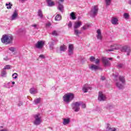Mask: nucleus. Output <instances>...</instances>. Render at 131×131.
Segmentation results:
<instances>
[{
  "instance_id": "nucleus-1",
  "label": "nucleus",
  "mask_w": 131,
  "mask_h": 131,
  "mask_svg": "<svg viewBox=\"0 0 131 131\" xmlns=\"http://www.w3.org/2000/svg\"><path fill=\"white\" fill-rule=\"evenodd\" d=\"M82 106V108H85L86 107V105L84 103H82V102L79 101V102H76L75 103H73L71 104L72 108L73 110H74L75 112H78L79 111V110L80 109V107H79V106Z\"/></svg>"
},
{
  "instance_id": "nucleus-2",
  "label": "nucleus",
  "mask_w": 131,
  "mask_h": 131,
  "mask_svg": "<svg viewBox=\"0 0 131 131\" xmlns=\"http://www.w3.org/2000/svg\"><path fill=\"white\" fill-rule=\"evenodd\" d=\"M63 101L67 104H69L74 99V94L69 93L65 94L63 97Z\"/></svg>"
},
{
  "instance_id": "nucleus-3",
  "label": "nucleus",
  "mask_w": 131,
  "mask_h": 131,
  "mask_svg": "<svg viewBox=\"0 0 131 131\" xmlns=\"http://www.w3.org/2000/svg\"><path fill=\"white\" fill-rule=\"evenodd\" d=\"M99 11V8L97 6H93V8H91L90 12V17L92 18H95L96 16L98 14Z\"/></svg>"
},
{
  "instance_id": "nucleus-4",
  "label": "nucleus",
  "mask_w": 131,
  "mask_h": 131,
  "mask_svg": "<svg viewBox=\"0 0 131 131\" xmlns=\"http://www.w3.org/2000/svg\"><path fill=\"white\" fill-rule=\"evenodd\" d=\"M40 114H37L34 115V118L35 120L34 121V124L35 125H39L41 123V118H40Z\"/></svg>"
},
{
  "instance_id": "nucleus-5",
  "label": "nucleus",
  "mask_w": 131,
  "mask_h": 131,
  "mask_svg": "<svg viewBox=\"0 0 131 131\" xmlns=\"http://www.w3.org/2000/svg\"><path fill=\"white\" fill-rule=\"evenodd\" d=\"M120 51L123 53H127V56H129L131 52L130 48L127 46H125L121 47Z\"/></svg>"
},
{
  "instance_id": "nucleus-6",
  "label": "nucleus",
  "mask_w": 131,
  "mask_h": 131,
  "mask_svg": "<svg viewBox=\"0 0 131 131\" xmlns=\"http://www.w3.org/2000/svg\"><path fill=\"white\" fill-rule=\"evenodd\" d=\"M65 0H56V3L58 4V10L60 11L61 13L64 12V6L62 5V3H64Z\"/></svg>"
},
{
  "instance_id": "nucleus-7",
  "label": "nucleus",
  "mask_w": 131,
  "mask_h": 131,
  "mask_svg": "<svg viewBox=\"0 0 131 131\" xmlns=\"http://www.w3.org/2000/svg\"><path fill=\"white\" fill-rule=\"evenodd\" d=\"M45 46V41L42 40L38 41L35 44V47L37 49H42Z\"/></svg>"
},
{
  "instance_id": "nucleus-8",
  "label": "nucleus",
  "mask_w": 131,
  "mask_h": 131,
  "mask_svg": "<svg viewBox=\"0 0 131 131\" xmlns=\"http://www.w3.org/2000/svg\"><path fill=\"white\" fill-rule=\"evenodd\" d=\"M9 40V36L7 34L3 35L1 41L3 43H6L7 42L8 43V41Z\"/></svg>"
},
{
  "instance_id": "nucleus-9",
  "label": "nucleus",
  "mask_w": 131,
  "mask_h": 131,
  "mask_svg": "<svg viewBox=\"0 0 131 131\" xmlns=\"http://www.w3.org/2000/svg\"><path fill=\"white\" fill-rule=\"evenodd\" d=\"M98 101H104L105 100H106V97L102 94V92H99V95H98Z\"/></svg>"
},
{
  "instance_id": "nucleus-10",
  "label": "nucleus",
  "mask_w": 131,
  "mask_h": 131,
  "mask_svg": "<svg viewBox=\"0 0 131 131\" xmlns=\"http://www.w3.org/2000/svg\"><path fill=\"white\" fill-rule=\"evenodd\" d=\"M102 60L105 67H106V66H110V62H109L108 59L106 58V57H103Z\"/></svg>"
},
{
  "instance_id": "nucleus-11",
  "label": "nucleus",
  "mask_w": 131,
  "mask_h": 131,
  "mask_svg": "<svg viewBox=\"0 0 131 131\" xmlns=\"http://www.w3.org/2000/svg\"><path fill=\"white\" fill-rule=\"evenodd\" d=\"M83 93H88L89 90H92V87L89 86L88 84H85L82 88Z\"/></svg>"
},
{
  "instance_id": "nucleus-12",
  "label": "nucleus",
  "mask_w": 131,
  "mask_h": 131,
  "mask_svg": "<svg viewBox=\"0 0 131 131\" xmlns=\"http://www.w3.org/2000/svg\"><path fill=\"white\" fill-rule=\"evenodd\" d=\"M74 50V48H73V45H70L69 46V56H71L73 55V50Z\"/></svg>"
},
{
  "instance_id": "nucleus-13",
  "label": "nucleus",
  "mask_w": 131,
  "mask_h": 131,
  "mask_svg": "<svg viewBox=\"0 0 131 131\" xmlns=\"http://www.w3.org/2000/svg\"><path fill=\"white\" fill-rule=\"evenodd\" d=\"M17 17H18V13H17V10H15L11 16V20L13 21V20H16Z\"/></svg>"
},
{
  "instance_id": "nucleus-14",
  "label": "nucleus",
  "mask_w": 131,
  "mask_h": 131,
  "mask_svg": "<svg viewBox=\"0 0 131 131\" xmlns=\"http://www.w3.org/2000/svg\"><path fill=\"white\" fill-rule=\"evenodd\" d=\"M49 49L50 50H54V46L56 45V40H53L52 41L49 42Z\"/></svg>"
},
{
  "instance_id": "nucleus-15",
  "label": "nucleus",
  "mask_w": 131,
  "mask_h": 131,
  "mask_svg": "<svg viewBox=\"0 0 131 131\" xmlns=\"http://www.w3.org/2000/svg\"><path fill=\"white\" fill-rule=\"evenodd\" d=\"M89 69H91V70H94V71H97V70H99L100 69V67L99 66L92 64L91 67H89Z\"/></svg>"
},
{
  "instance_id": "nucleus-16",
  "label": "nucleus",
  "mask_w": 131,
  "mask_h": 131,
  "mask_svg": "<svg viewBox=\"0 0 131 131\" xmlns=\"http://www.w3.org/2000/svg\"><path fill=\"white\" fill-rule=\"evenodd\" d=\"M82 25V23H81V21H77L75 23L74 29H77L78 28H79V27H80V26Z\"/></svg>"
},
{
  "instance_id": "nucleus-17",
  "label": "nucleus",
  "mask_w": 131,
  "mask_h": 131,
  "mask_svg": "<svg viewBox=\"0 0 131 131\" xmlns=\"http://www.w3.org/2000/svg\"><path fill=\"white\" fill-rule=\"evenodd\" d=\"M97 39H100V40H102V32H101V30L98 29L97 31Z\"/></svg>"
},
{
  "instance_id": "nucleus-18",
  "label": "nucleus",
  "mask_w": 131,
  "mask_h": 131,
  "mask_svg": "<svg viewBox=\"0 0 131 131\" xmlns=\"http://www.w3.org/2000/svg\"><path fill=\"white\" fill-rule=\"evenodd\" d=\"M116 85L119 90H124V86L122 84L120 83L119 82H116Z\"/></svg>"
},
{
  "instance_id": "nucleus-19",
  "label": "nucleus",
  "mask_w": 131,
  "mask_h": 131,
  "mask_svg": "<svg viewBox=\"0 0 131 131\" xmlns=\"http://www.w3.org/2000/svg\"><path fill=\"white\" fill-rule=\"evenodd\" d=\"M46 2L48 7H54L55 6V2H52V0H46Z\"/></svg>"
},
{
  "instance_id": "nucleus-20",
  "label": "nucleus",
  "mask_w": 131,
  "mask_h": 131,
  "mask_svg": "<svg viewBox=\"0 0 131 131\" xmlns=\"http://www.w3.org/2000/svg\"><path fill=\"white\" fill-rule=\"evenodd\" d=\"M111 48L112 49H108V52H113L114 50H118V47L116 44L111 46Z\"/></svg>"
},
{
  "instance_id": "nucleus-21",
  "label": "nucleus",
  "mask_w": 131,
  "mask_h": 131,
  "mask_svg": "<svg viewBox=\"0 0 131 131\" xmlns=\"http://www.w3.org/2000/svg\"><path fill=\"white\" fill-rule=\"evenodd\" d=\"M63 125H67V124H69L70 123V118H64L63 119Z\"/></svg>"
},
{
  "instance_id": "nucleus-22",
  "label": "nucleus",
  "mask_w": 131,
  "mask_h": 131,
  "mask_svg": "<svg viewBox=\"0 0 131 131\" xmlns=\"http://www.w3.org/2000/svg\"><path fill=\"white\" fill-rule=\"evenodd\" d=\"M119 81L122 82V84H125V78L123 76H120L119 77Z\"/></svg>"
},
{
  "instance_id": "nucleus-23",
  "label": "nucleus",
  "mask_w": 131,
  "mask_h": 131,
  "mask_svg": "<svg viewBox=\"0 0 131 131\" xmlns=\"http://www.w3.org/2000/svg\"><path fill=\"white\" fill-rule=\"evenodd\" d=\"M1 77H7V71L5 70L2 69L1 70Z\"/></svg>"
},
{
  "instance_id": "nucleus-24",
  "label": "nucleus",
  "mask_w": 131,
  "mask_h": 131,
  "mask_svg": "<svg viewBox=\"0 0 131 131\" xmlns=\"http://www.w3.org/2000/svg\"><path fill=\"white\" fill-rule=\"evenodd\" d=\"M38 16L39 17L40 19H42L43 18V14H42V11L40 9H39L37 12Z\"/></svg>"
},
{
  "instance_id": "nucleus-25",
  "label": "nucleus",
  "mask_w": 131,
  "mask_h": 131,
  "mask_svg": "<svg viewBox=\"0 0 131 131\" xmlns=\"http://www.w3.org/2000/svg\"><path fill=\"white\" fill-rule=\"evenodd\" d=\"M41 100V98H38L35 99L33 101V104H34L35 105H37V104H39L40 103Z\"/></svg>"
},
{
  "instance_id": "nucleus-26",
  "label": "nucleus",
  "mask_w": 131,
  "mask_h": 131,
  "mask_svg": "<svg viewBox=\"0 0 131 131\" xmlns=\"http://www.w3.org/2000/svg\"><path fill=\"white\" fill-rule=\"evenodd\" d=\"M70 19L72 20H75L76 19V16L75 15V14H74V12H72L71 13L70 15Z\"/></svg>"
},
{
  "instance_id": "nucleus-27",
  "label": "nucleus",
  "mask_w": 131,
  "mask_h": 131,
  "mask_svg": "<svg viewBox=\"0 0 131 131\" xmlns=\"http://www.w3.org/2000/svg\"><path fill=\"white\" fill-rule=\"evenodd\" d=\"M74 34L76 35V36H79V34H81V31H78L77 29H74Z\"/></svg>"
},
{
  "instance_id": "nucleus-28",
  "label": "nucleus",
  "mask_w": 131,
  "mask_h": 131,
  "mask_svg": "<svg viewBox=\"0 0 131 131\" xmlns=\"http://www.w3.org/2000/svg\"><path fill=\"white\" fill-rule=\"evenodd\" d=\"M67 50V47L65 45L61 46L60 47V51L61 52H65Z\"/></svg>"
},
{
  "instance_id": "nucleus-29",
  "label": "nucleus",
  "mask_w": 131,
  "mask_h": 131,
  "mask_svg": "<svg viewBox=\"0 0 131 131\" xmlns=\"http://www.w3.org/2000/svg\"><path fill=\"white\" fill-rule=\"evenodd\" d=\"M5 6L7 7V9L8 10L10 9H12V7H13V4H11V3H6Z\"/></svg>"
},
{
  "instance_id": "nucleus-30",
  "label": "nucleus",
  "mask_w": 131,
  "mask_h": 131,
  "mask_svg": "<svg viewBox=\"0 0 131 131\" xmlns=\"http://www.w3.org/2000/svg\"><path fill=\"white\" fill-rule=\"evenodd\" d=\"M61 19L62 16L60 14H57L55 17V21H60Z\"/></svg>"
},
{
  "instance_id": "nucleus-31",
  "label": "nucleus",
  "mask_w": 131,
  "mask_h": 131,
  "mask_svg": "<svg viewBox=\"0 0 131 131\" xmlns=\"http://www.w3.org/2000/svg\"><path fill=\"white\" fill-rule=\"evenodd\" d=\"M30 94H36V93H37V91H36L34 88H32L30 89Z\"/></svg>"
},
{
  "instance_id": "nucleus-32",
  "label": "nucleus",
  "mask_w": 131,
  "mask_h": 131,
  "mask_svg": "<svg viewBox=\"0 0 131 131\" xmlns=\"http://www.w3.org/2000/svg\"><path fill=\"white\" fill-rule=\"evenodd\" d=\"M117 22H118V19L117 18H114L112 20V23L114 25H116V24H117Z\"/></svg>"
},
{
  "instance_id": "nucleus-33",
  "label": "nucleus",
  "mask_w": 131,
  "mask_h": 131,
  "mask_svg": "<svg viewBox=\"0 0 131 131\" xmlns=\"http://www.w3.org/2000/svg\"><path fill=\"white\" fill-rule=\"evenodd\" d=\"M11 67H12V66H11V65L7 64V65H6V66H5V67L3 69H4V70H9L11 69Z\"/></svg>"
},
{
  "instance_id": "nucleus-34",
  "label": "nucleus",
  "mask_w": 131,
  "mask_h": 131,
  "mask_svg": "<svg viewBox=\"0 0 131 131\" xmlns=\"http://www.w3.org/2000/svg\"><path fill=\"white\" fill-rule=\"evenodd\" d=\"M9 39L8 41V43H11L12 41H13V36H8Z\"/></svg>"
},
{
  "instance_id": "nucleus-35",
  "label": "nucleus",
  "mask_w": 131,
  "mask_h": 131,
  "mask_svg": "<svg viewBox=\"0 0 131 131\" xmlns=\"http://www.w3.org/2000/svg\"><path fill=\"white\" fill-rule=\"evenodd\" d=\"M123 16L125 19H128L129 18V14L127 13H124Z\"/></svg>"
},
{
  "instance_id": "nucleus-36",
  "label": "nucleus",
  "mask_w": 131,
  "mask_h": 131,
  "mask_svg": "<svg viewBox=\"0 0 131 131\" xmlns=\"http://www.w3.org/2000/svg\"><path fill=\"white\" fill-rule=\"evenodd\" d=\"M52 35H53L54 36H58L59 35V34L57 33V31H53L52 33Z\"/></svg>"
},
{
  "instance_id": "nucleus-37",
  "label": "nucleus",
  "mask_w": 131,
  "mask_h": 131,
  "mask_svg": "<svg viewBox=\"0 0 131 131\" xmlns=\"http://www.w3.org/2000/svg\"><path fill=\"white\" fill-rule=\"evenodd\" d=\"M90 62H95L96 61V58L94 56H91L90 58Z\"/></svg>"
},
{
  "instance_id": "nucleus-38",
  "label": "nucleus",
  "mask_w": 131,
  "mask_h": 131,
  "mask_svg": "<svg viewBox=\"0 0 131 131\" xmlns=\"http://www.w3.org/2000/svg\"><path fill=\"white\" fill-rule=\"evenodd\" d=\"M12 77L14 79H17V77H18V74L14 73L13 75H12Z\"/></svg>"
},
{
  "instance_id": "nucleus-39",
  "label": "nucleus",
  "mask_w": 131,
  "mask_h": 131,
  "mask_svg": "<svg viewBox=\"0 0 131 131\" xmlns=\"http://www.w3.org/2000/svg\"><path fill=\"white\" fill-rule=\"evenodd\" d=\"M105 3L106 6H110V4H111V0H105Z\"/></svg>"
},
{
  "instance_id": "nucleus-40",
  "label": "nucleus",
  "mask_w": 131,
  "mask_h": 131,
  "mask_svg": "<svg viewBox=\"0 0 131 131\" xmlns=\"http://www.w3.org/2000/svg\"><path fill=\"white\" fill-rule=\"evenodd\" d=\"M95 63L96 65H99V64H100V59L97 58L96 59H95Z\"/></svg>"
},
{
  "instance_id": "nucleus-41",
  "label": "nucleus",
  "mask_w": 131,
  "mask_h": 131,
  "mask_svg": "<svg viewBox=\"0 0 131 131\" xmlns=\"http://www.w3.org/2000/svg\"><path fill=\"white\" fill-rule=\"evenodd\" d=\"M9 51H11V52H12V53H14L15 52V48L14 47H10L9 48Z\"/></svg>"
},
{
  "instance_id": "nucleus-42",
  "label": "nucleus",
  "mask_w": 131,
  "mask_h": 131,
  "mask_svg": "<svg viewBox=\"0 0 131 131\" xmlns=\"http://www.w3.org/2000/svg\"><path fill=\"white\" fill-rule=\"evenodd\" d=\"M123 66H124L123 63H120L117 65L118 68H122V67H123Z\"/></svg>"
},
{
  "instance_id": "nucleus-43",
  "label": "nucleus",
  "mask_w": 131,
  "mask_h": 131,
  "mask_svg": "<svg viewBox=\"0 0 131 131\" xmlns=\"http://www.w3.org/2000/svg\"><path fill=\"white\" fill-rule=\"evenodd\" d=\"M23 105V101H19L18 102V106L20 107V106H22Z\"/></svg>"
},
{
  "instance_id": "nucleus-44",
  "label": "nucleus",
  "mask_w": 131,
  "mask_h": 131,
  "mask_svg": "<svg viewBox=\"0 0 131 131\" xmlns=\"http://www.w3.org/2000/svg\"><path fill=\"white\" fill-rule=\"evenodd\" d=\"M39 58H40L41 59H45L46 58V56L45 55H43V54H40L39 56Z\"/></svg>"
},
{
  "instance_id": "nucleus-45",
  "label": "nucleus",
  "mask_w": 131,
  "mask_h": 131,
  "mask_svg": "<svg viewBox=\"0 0 131 131\" xmlns=\"http://www.w3.org/2000/svg\"><path fill=\"white\" fill-rule=\"evenodd\" d=\"M68 27L69 28H71L72 27V22L69 21L68 24Z\"/></svg>"
},
{
  "instance_id": "nucleus-46",
  "label": "nucleus",
  "mask_w": 131,
  "mask_h": 131,
  "mask_svg": "<svg viewBox=\"0 0 131 131\" xmlns=\"http://www.w3.org/2000/svg\"><path fill=\"white\" fill-rule=\"evenodd\" d=\"M96 111H97V112H101L102 111V109H101L100 107H96Z\"/></svg>"
},
{
  "instance_id": "nucleus-47",
  "label": "nucleus",
  "mask_w": 131,
  "mask_h": 131,
  "mask_svg": "<svg viewBox=\"0 0 131 131\" xmlns=\"http://www.w3.org/2000/svg\"><path fill=\"white\" fill-rule=\"evenodd\" d=\"M111 108H113V106L111 105H107V108L111 109Z\"/></svg>"
},
{
  "instance_id": "nucleus-48",
  "label": "nucleus",
  "mask_w": 131,
  "mask_h": 131,
  "mask_svg": "<svg viewBox=\"0 0 131 131\" xmlns=\"http://www.w3.org/2000/svg\"><path fill=\"white\" fill-rule=\"evenodd\" d=\"M105 79H106V78L104 76H101V80H105Z\"/></svg>"
},
{
  "instance_id": "nucleus-49",
  "label": "nucleus",
  "mask_w": 131,
  "mask_h": 131,
  "mask_svg": "<svg viewBox=\"0 0 131 131\" xmlns=\"http://www.w3.org/2000/svg\"><path fill=\"white\" fill-rule=\"evenodd\" d=\"M81 29H82L83 30H86V27H85V26H84L81 28Z\"/></svg>"
},
{
  "instance_id": "nucleus-50",
  "label": "nucleus",
  "mask_w": 131,
  "mask_h": 131,
  "mask_svg": "<svg viewBox=\"0 0 131 131\" xmlns=\"http://www.w3.org/2000/svg\"><path fill=\"white\" fill-rule=\"evenodd\" d=\"M115 78H117L118 77V74H116L114 75Z\"/></svg>"
},
{
  "instance_id": "nucleus-51",
  "label": "nucleus",
  "mask_w": 131,
  "mask_h": 131,
  "mask_svg": "<svg viewBox=\"0 0 131 131\" xmlns=\"http://www.w3.org/2000/svg\"><path fill=\"white\" fill-rule=\"evenodd\" d=\"M51 23H49L48 24H46V26H48V27H50L51 26Z\"/></svg>"
},
{
  "instance_id": "nucleus-52",
  "label": "nucleus",
  "mask_w": 131,
  "mask_h": 131,
  "mask_svg": "<svg viewBox=\"0 0 131 131\" xmlns=\"http://www.w3.org/2000/svg\"><path fill=\"white\" fill-rule=\"evenodd\" d=\"M33 27H34L35 28H36V27L37 26L36 25H33L32 26Z\"/></svg>"
},
{
  "instance_id": "nucleus-53",
  "label": "nucleus",
  "mask_w": 131,
  "mask_h": 131,
  "mask_svg": "<svg viewBox=\"0 0 131 131\" xmlns=\"http://www.w3.org/2000/svg\"><path fill=\"white\" fill-rule=\"evenodd\" d=\"M128 4H129V5H131V1L130 0L129 1Z\"/></svg>"
},
{
  "instance_id": "nucleus-54",
  "label": "nucleus",
  "mask_w": 131,
  "mask_h": 131,
  "mask_svg": "<svg viewBox=\"0 0 131 131\" xmlns=\"http://www.w3.org/2000/svg\"><path fill=\"white\" fill-rule=\"evenodd\" d=\"M4 60H5V61H8V58H4Z\"/></svg>"
},
{
  "instance_id": "nucleus-55",
  "label": "nucleus",
  "mask_w": 131,
  "mask_h": 131,
  "mask_svg": "<svg viewBox=\"0 0 131 131\" xmlns=\"http://www.w3.org/2000/svg\"><path fill=\"white\" fill-rule=\"evenodd\" d=\"M12 84H13V85L15 84V81H12Z\"/></svg>"
},
{
  "instance_id": "nucleus-56",
  "label": "nucleus",
  "mask_w": 131,
  "mask_h": 131,
  "mask_svg": "<svg viewBox=\"0 0 131 131\" xmlns=\"http://www.w3.org/2000/svg\"><path fill=\"white\" fill-rule=\"evenodd\" d=\"M0 128H4V126H0Z\"/></svg>"
},
{
  "instance_id": "nucleus-57",
  "label": "nucleus",
  "mask_w": 131,
  "mask_h": 131,
  "mask_svg": "<svg viewBox=\"0 0 131 131\" xmlns=\"http://www.w3.org/2000/svg\"><path fill=\"white\" fill-rule=\"evenodd\" d=\"M90 26V25H87V27H89Z\"/></svg>"
},
{
  "instance_id": "nucleus-58",
  "label": "nucleus",
  "mask_w": 131,
  "mask_h": 131,
  "mask_svg": "<svg viewBox=\"0 0 131 131\" xmlns=\"http://www.w3.org/2000/svg\"><path fill=\"white\" fill-rule=\"evenodd\" d=\"M109 60H112V58H109Z\"/></svg>"
},
{
  "instance_id": "nucleus-59",
  "label": "nucleus",
  "mask_w": 131,
  "mask_h": 131,
  "mask_svg": "<svg viewBox=\"0 0 131 131\" xmlns=\"http://www.w3.org/2000/svg\"><path fill=\"white\" fill-rule=\"evenodd\" d=\"M115 80L117 81V79H115Z\"/></svg>"
},
{
  "instance_id": "nucleus-60",
  "label": "nucleus",
  "mask_w": 131,
  "mask_h": 131,
  "mask_svg": "<svg viewBox=\"0 0 131 131\" xmlns=\"http://www.w3.org/2000/svg\"><path fill=\"white\" fill-rule=\"evenodd\" d=\"M117 58H119V56H117Z\"/></svg>"
}]
</instances>
